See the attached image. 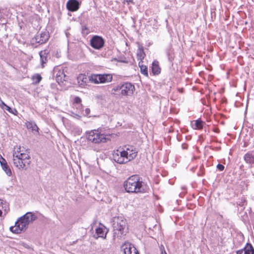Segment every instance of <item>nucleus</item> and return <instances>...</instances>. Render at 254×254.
I'll use <instances>...</instances> for the list:
<instances>
[{
  "label": "nucleus",
  "instance_id": "1",
  "mask_svg": "<svg viewBox=\"0 0 254 254\" xmlns=\"http://www.w3.org/2000/svg\"><path fill=\"white\" fill-rule=\"evenodd\" d=\"M123 187L126 192L131 193H145L149 189L147 184L138 175H133L129 177L124 182Z\"/></svg>",
  "mask_w": 254,
  "mask_h": 254
},
{
  "label": "nucleus",
  "instance_id": "2",
  "mask_svg": "<svg viewBox=\"0 0 254 254\" xmlns=\"http://www.w3.org/2000/svg\"><path fill=\"white\" fill-rule=\"evenodd\" d=\"M137 150L132 145L125 146L124 150L119 149L114 151L113 155V160L119 164H125L134 159L137 156Z\"/></svg>",
  "mask_w": 254,
  "mask_h": 254
},
{
  "label": "nucleus",
  "instance_id": "3",
  "mask_svg": "<svg viewBox=\"0 0 254 254\" xmlns=\"http://www.w3.org/2000/svg\"><path fill=\"white\" fill-rule=\"evenodd\" d=\"M112 226L113 228V240L116 239L121 240L128 232L127 220L122 216L114 217L112 218Z\"/></svg>",
  "mask_w": 254,
  "mask_h": 254
},
{
  "label": "nucleus",
  "instance_id": "4",
  "mask_svg": "<svg viewBox=\"0 0 254 254\" xmlns=\"http://www.w3.org/2000/svg\"><path fill=\"white\" fill-rule=\"evenodd\" d=\"M29 152L28 150L25 152L16 154L15 151L13 153V163L14 165L19 169L26 170L31 163Z\"/></svg>",
  "mask_w": 254,
  "mask_h": 254
},
{
  "label": "nucleus",
  "instance_id": "5",
  "mask_svg": "<svg viewBox=\"0 0 254 254\" xmlns=\"http://www.w3.org/2000/svg\"><path fill=\"white\" fill-rule=\"evenodd\" d=\"M134 85L129 82H124L114 87L111 91L112 95H121L123 96H131L135 91Z\"/></svg>",
  "mask_w": 254,
  "mask_h": 254
},
{
  "label": "nucleus",
  "instance_id": "6",
  "mask_svg": "<svg viewBox=\"0 0 254 254\" xmlns=\"http://www.w3.org/2000/svg\"><path fill=\"white\" fill-rule=\"evenodd\" d=\"M38 218L33 212H28L19 218L15 222V226H19L20 233L25 232L30 223H32Z\"/></svg>",
  "mask_w": 254,
  "mask_h": 254
},
{
  "label": "nucleus",
  "instance_id": "7",
  "mask_svg": "<svg viewBox=\"0 0 254 254\" xmlns=\"http://www.w3.org/2000/svg\"><path fill=\"white\" fill-rule=\"evenodd\" d=\"M86 138L88 141L95 144L106 142L108 140V138L106 137L105 134L95 129L86 132Z\"/></svg>",
  "mask_w": 254,
  "mask_h": 254
},
{
  "label": "nucleus",
  "instance_id": "8",
  "mask_svg": "<svg viewBox=\"0 0 254 254\" xmlns=\"http://www.w3.org/2000/svg\"><path fill=\"white\" fill-rule=\"evenodd\" d=\"M90 45L95 50H101L105 45V40L101 36L94 35L90 40Z\"/></svg>",
  "mask_w": 254,
  "mask_h": 254
},
{
  "label": "nucleus",
  "instance_id": "9",
  "mask_svg": "<svg viewBox=\"0 0 254 254\" xmlns=\"http://www.w3.org/2000/svg\"><path fill=\"white\" fill-rule=\"evenodd\" d=\"M121 254H139L134 245L128 242H125L121 247Z\"/></svg>",
  "mask_w": 254,
  "mask_h": 254
},
{
  "label": "nucleus",
  "instance_id": "10",
  "mask_svg": "<svg viewBox=\"0 0 254 254\" xmlns=\"http://www.w3.org/2000/svg\"><path fill=\"white\" fill-rule=\"evenodd\" d=\"M50 35L49 32L45 30L40 33L38 32L35 36L32 39V40L39 44H43L46 43L49 39Z\"/></svg>",
  "mask_w": 254,
  "mask_h": 254
},
{
  "label": "nucleus",
  "instance_id": "11",
  "mask_svg": "<svg viewBox=\"0 0 254 254\" xmlns=\"http://www.w3.org/2000/svg\"><path fill=\"white\" fill-rule=\"evenodd\" d=\"M50 49L49 47L47 48L44 50H42L39 52V56L40 57V62L42 67L45 66V64L48 62V60L50 58Z\"/></svg>",
  "mask_w": 254,
  "mask_h": 254
},
{
  "label": "nucleus",
  "instance_id": "12",
  "mask_svg": "<svg viewBox=\"0 0 254 254\" xmlns=\"http://www.w3.org/2000/svg\"><path fill=\"white\" fill-rule=\"evenodd\" d=\"M81 5V2L78 0H68L66 2L67 9L71 12L78 10Z\"/></svg>",
  "mask_w": 254,
  "mask_h": 254
},
{
  "label": "nucleus",
  "instance_id": "13",
  "mask_svg": "<svg viewBox=\"0 0 254 254\" xmlns=\"http://www.w3.org/2000/svg\"><path fill=\"white\" fill-rule=\"evenodd\" d=\"M245 162L249 166V168L254 167V151H249L243 157Z\"/></svg>",
  "mask_w": 254,
  "mask_h": 254
},
{
  "label": "nucleus",
  "instance_id": "14",
  "mask_svg": "<svg viewBox=\"0 0 254 254\" xmlns=\"http://www.w3.org/2000/svg\"><path fill=\"white\" fill-rule=\"evenodd\" d=\"M88 79L89 76L85 73L79 74L76 79L78 86L81 88L85 87L89 82Z\"/></svg>",
  "mask_w": 254,
  "mask_h": 254
},
{
  "label": "nucleus",
  "instance_id": "15",
  "mask_svg": "<svg viewBox=\"0 0 254 254\" xmlns=\"http://www.w3.org/2000/svg\"><path fill=\"white\" fill-rule=\"evenodd\" d=\"M237 254H254V247L251 244L248 243L243 249L237 252Z\"/></svg>",
  "mask_w": 254,
  "mask_h": 254
},
{
  "label": "nucleus",
  "instance_id": "16",
  "mask_svg": "<svg viewBox=\"0 0 254 254\" xmlns=\"http://www.w3.org/2000/svg\"><path fill=\"white\" fill-rule=\"evenodd\" d=\"M166 54L168 58V60L172 66L173 65V61L175 58V55L174 49L169 46L166 50Z\"/></svg>",
  "mask_w": 254,
  "mask_h": 254
},
{
  "label": "nucleus",
  "instance_id": "17",
  "mask_svg": "<svg viewBox=\"0 0 254 254\" xmlns=\"http://www.w3.org/2000/svg\"><path fill=\"white\" fill-rule=\"evenodd\" d=\"M98 79L99 83H104L111 82L113 79V76L111 74H98Z\"/></svg>",
  "mask_w": 254,
  "mask_h": 254
},
{
  "label": "nucleus",
  "instance_id": "18",
  "mask_svg": "<svg viewBox=\"0 0 254 254\" xmlns=\"http://www.w3.org/2000/svg\"><path fill=\"white\" fill-rule=\"evenodd\" d=\"M151 70L153 75H158L161 72V68L159 65V62L154 61L152 64Z\"/></svg>",
  "mask_w": 254,
  "mask_h": 254
},
{
  "label": "nucleus",
  "instance_id": "19",
  "mask_svg": "<svg viewBox=\"0 0 254 254\" xmlns=\"http://www.w3.org/2000/svg\"><path fill=\"white\" fill-rule=\"evenodd\" d=\"M103 227H98L95 230V232L97 235L98 236L97 238L98 237H101L103 239H105L106 237V235L108 233V230H107V231L105 232V229L106 228L104 227V226H103Z\"/></svg>",
  "mask_w": 254,
  "mask_h": 254
},
{
  "label": "nucleus",
  "instance_id": "20",
  "mask_svg": "<svg viewBox=\"0 0 254 254\" xmlns=\"http://www.w3.org/2000/svg\"><path fill=\"white\" fill-rule=\"evenodd\" d=\"M205 123L202 121L201 119H198L194 121V123H191V125L193 129L200 130L203 128L204 125Z\"/></svg>",
  "mask_w": 254,
  "mask_h": 254
},
{
  "label": "nucleus",
  "instance_id": "21",
  "mask_svg": "<svg viewBox=\"0 0 254 254\" xmlns=\"http://www.w3.org/2000/svg\"><path fill=\"white\" fill-rule=\"evenodd\" d=\"M146 55L144 51V48L142 46H139L137 50V58L140 61H142L144 59Z\"/></svg>",
  "mask_w": 254,
  "mask_h": 254
},
{
  "label": "nucleus",
  "instance_id": "22",
  "mask_svg": "<svg viewBox=\"0 0 254 254\" xmlns=\"http://www.w3.org/2000/svg\"><path fill=\"white\" fill-rule=\"evenodd\" d=\"M26 126L28 129H30L32 131H36L39 133V128L35 122H27L26 123Z\"/></svg>",
  "mask_w": 254,
  "mask_h": 254
},
{
  "label": "nucleus",
  "instance_id": "23",
  "mask_svg": "<svg viewBox=\"0 0 254 254\" xmlns=\"http://www.w3.org/2000/svg\"><path fill=\"white\" fill-rule=\"evenodd\" d=\"M143 61H139L138 66L140 67V72L146 77H148V68L147 66L142 64Z\"/></svg>",
  "mask_w": 254,
  "mask_h": 254
},
{
  "label": "nucleus",
  "instance_id": "24",
  "mask_svg": "<svg viewBox=\"0 0 254 254\" xmlns=\"http://www.w3.org/2000/svg\"><path fill=\"white\" fill-rule=\"evenodd\" d=\"M0 165L2 170L5 172L7 176H11L12 175L11 170L6 161L2 163Z\"/></svg>",
  "mask_w": 254,
  "mask_h": 254
},
{
  "label": "nucleus",
  "instance_id": "25",
  "mask_svg": "<svg viewBox=\"0 0 254 254\" xmlns=\"http://www.w3.org/2000/svg\"><path fill=\"white\" fill-rule=\"evenodd\" d=\"M247 200L246 198L244 196L239 198L236 202L237 206L243 207V209H245V206L247 205Z\"/></svg>",
  "mask_w": 254,
  "mask_h": 254
},
{
  "label": "nucleus",
  "instance_id": "26",
  "mask_svg": "<svg viewBox=\"0 0 254 254\" xmlns=\"http://www.w3.org/2000/svg\"><path fill=\"white\" fill-rule=\"evenodd\" d=\"M240 214H241V218L242 221L245 224H248L250 225V222L247 213L246 212H243L242 211H241L240 212Z\"/></svg>",
  "mask_w": 254,
  "mask_h": 254
},
{
  "label": "nucleus",
  "instance_id": "27",
  "mask_svg": "<svg viewBox=\"0 0 254 254\" xmlns=\"http://www.w3.org/2000/svg\"><path fill=\"white\" fill-rule=\"evenodd\" d=\"M68 77L67 75L65 74V73L62 74L60 76L57 77L56 81L59 83V84L61 85L63 83L64 81H65L68 79Z\"/></svg>",
  "mask_w": 254,
  "mask_h": 254
},
{
  "label": "nucleus",
  "instance_id": "28",
  "mask_svg": "<svg viewBox=\"0 0 254 254\" xmlns=\"http://www.w3.org/2000/svg\"><path fill=\"white\" fill-rule=\"evenodd\" d=\"M98 74H92L90 76H89L88 81L91 83H94L95 84L99 83V80L98 79Z\"/></svg>",
  "mask_w": 254,
  "mask_h": 254
},
{
  "label": "nucleus",
  "instance_id": "29",
  "mask_svg": "<svg viewBox=\"0 0 254 254\" xmlns=\"http://www.w3.org/2000/svg\"><path fill=\"white\" fill-rule=\"evenodd\" d=\"M42 76L39 74H36L34 75L32 77V79L34 82V83L37 84L40 83V82L42 80Z\"/></svg>",
  "mask_w": 254,
  "mask_h": 254
},
{
  "label": "nucleus",
  "instance_id": "30",
  "mask_svg": "<svg viewBox=\"0 0 254 254\" xmlns=\"http://www.w3.org/2000/svg\"><path fill=\"white\" fill-rule=\"evenodd\" d=\"M0 207L4 211V215L7 213V209H9L7 203L4 201V202L0 199Z\"/></svg>",
  "mask_w": 254,
  "mask_h": 254
},
{
  "label": "nucleus",
  "instance_id": "31",
  "mask_svg": "<svg viewBox=\"0 0 254 254\" xmlns=\"http://www.w3.org/2000/svg\"><path fill=\"white\" fill-rule=\"evenodd\" d=\"M64 73L63 69H59L58 68L54 69L53 70V75L55 76L56 79H57V77L60 76L62 74Z\"/></svg>",
  "mask_w": 254,
  "mask_h": 254
},
{
  "label": "nucleus",
  "instance_id": "32",
  "mask_svg": "<svg viewBox=\"0 0 254 254\" xmlns=\"http://www.w3.org/2000/svg\"><path fill=\"white\" fill-rule=\"evenodd\" d=\"M20 228L19 226H12L10 227L9 230L13 233L16 234H20V231H19Z\"/></svg>",
  "mask_w": 254,
  "mask_h": 254
},
{
  "label": "nucleus",
  "instance_id": "33",
  "mask_svg": "<svg viewBox=\"0 0 254 254\" xmlns=\"http://www.w3.org/2000/svg\"><path fill=\"white\" fill-rule=\"evenodd\" d=\"M5 110L7 111L9 113L12 114L14 115H17L18 114V112L15 108H11L8 106H7L5 108Z\"/></svg>",
  "mask_w": 254,
  "mask_h": 254
},
{
  "label": "nucleus",
  "instance_id": "34",
  "mask_svg": "<svg viewBox=\"0 0 254 254\" xmlns=\"http://www.w3.org/2000/svg\"><path fill=\"white\" fill-rule=\"evenodd\" d=\"M82 33L83 35H87L89 33V30L86 25H83L81 26Z\"/></svg>",
  "mask_w": 254,
  "mask_h": 254
},
{
  "label": "nucleus",
  "instance_id": "35",
  "mask_svg": "<svg viewBox=\"0 0 254 254\" xmlns=\"http://www.w3.org/2000/svg\"><path fill=\"white\" fill-rule=\"evenodd\" d=\"M80 107H81V109L82 110L83 115L84 116L90 117L89 114L90 113V109L89 108H87L84 111L83 110V106L82 105H80Z\"/></svg>",
  "mask_w": 254,
  "mask_h": 254
},
{
  "label": "nucleus",
  "instance_id": "36",
  "mask_svg": "<svg viewBox=\"0 0 254 254\" xmlns=\"http://www.w3.org/2000/svg\"><path fill=\"white\" fill-rule=\"evenodd\" d=\"M217 169L220 171H222L224 170L225 167L223 165L221 164H218L216 166Z\"/></svg>",
  "mask_w": 254,
  "mask_h": 254
},
{
  "label": "nucleus",
  "instance_id": "37",
  "mask_svg": "<svg viewBox=\"0 0 254 254\" xmlns=\"http://www.w3.org/2000/svg\"><path fill=\"white\" fill-rule=\"evenodd\" d=\"M74 102L77 104H80L81 102V99L79 97H75L74 99Z\"/></svg>",
  "mask_w": 254,
  "mask_h": 254
},
{
  "label": "nucleus",
  "instance_id": "38",
  "mask_svg": "<svg viewBox=\"0 0 254 254\" xmlns=\"http://www.w3.org/2000/svg\"><path fill=\"white\" fill-rule=\"evenodd\" d=\"M24 151V147H21V146H19L17 149V151H15L16 152V154H20V153H23Z\"/></svg>",
  "mask_w": 254,
  "mask_h": 254
},
{
  "label": "nucleus",
  "instance_id": "39",
  "mask_svg": "<svg viewBox=\"0 0 254 254\" xmlns=\"http://www.w3.org/2000/svg\"><path fill=\"white\" fill-rule=\"evenodd\" d=\"M250 218H251V221L250 224L251 223L252 224V225H253V228L254 229V213L251 214Z\"/></svg>",
  "mask_w": 254,
  "mask_h": 254
},
{
  "label": "nucleus",
  "instance_id": "40",
  "mask_svg": "<svg viewBox=\"0 0 254 254\" xmlns=\"http://www.w3.org/2000/svg\"><path fill=\"white\" fill-rule=\"evenodd\" d=\"M182 147L183 149H187L188 148V144L186 143H183Z\"/></svg>",
  "mask_w": 254,
  "mask_h": 254
},
{
  "label": "nucleus",
  "instance_id": "41",
  "mask_svg": "<svg viewBox=\"0 0 254 254\" xmlns=\"http://www.w3.org/2000/svg\"><path fill=\"white\" fill-rule=\"evenodd\" d=\"M6 161L5 159L0 154V164H1Z\"/></svg>",
  "mask_w": 254,
  "mask_h": 254
},
{
  "label": "nucleus",
  "instance_id": "42",
  "mask_svg": "<svg viewBox=\"0 0 254 254\" xmlns=\"http://www.w3.org/2000/svg\"><path fill=\"white\" fill-rule=\"evenodd\" d=\"M160 249H161V254H167V253L166 252L165 249H164V247L163 246H162V247H161Z\"/></svg>",
  "mask_w": 254,
  "mask_h": 254
},
{
  "label": "nucleus",
  "instance_id": "43",
  "mask_svg": "<svg viewBox=\"0 0 254 254\" xmlns=\"http://www.w3.org/2000/svg\"><path fill=\"white\" fill-rule=\"evenodd\" d=\"M56 57L57 58H59L61 57V52H59L58 51L56 52V54H55Z\"/></svg>",
  "mask_w": 254,
  "mask_h": 254
},
{
  "label": "nucleus",
  "instance_id": "44",
  "mask_svg": "<svg viewBox=\"0 0 254 254\" xmlns=\"http://www.w3.org/2000/svg\"><path fill=\"white\" fill-rule=\"evenodd\" d=\"M124 2H127L128 4L130 3H133V0H124Z\"/></svg>",
  "mask_w": 254,
  "mask_h": 254
},
{
  "label": "nucleus",
  "instance_id": "45",
  "mask_svg": "<svg viewBox=\"0 0 254 254\" xmlns=\"http://www.w3.org/2000/svg\"><path fill=\"white\" fill-rule=\"evenodd\" d=\"M56 84L55 83H52L51 84V87L52 88H55L56 87Z\"/></svg>",
  "mask_w": 254,
  "mask_h": 254
},
{
  "label": "nucleus",
  "instance_id": "46",
  "mask_svg": "<svg viewBox=\"0 0 254 254\" xmlns=\"http://www.w3.org/2000/svg\"><path fill=\"white\" fill-rule=\"evenodd\" d=\"M191 138V136H190V135H189V136H186V139H187V140H190Z\"/></svg>",
  "mask_w": 254,
  "mask_h": 254
},
{
  "label": "nucleus",
  "instance_id": "47",
  "mask_svg": "<svg viewBox=\"0 0 254 254\" xmlns=\"http://www.w3.org/2000/svg\"><path fill=\"white\" fill-rule=\"evenodd\" d=\"M214 131L216 132L219 133V129L218 128H215Z\"/></svg>",
  "mask_w": 254,
  "mask_h": 254
},
{
  "label": "nucleus",
  "instance_id": "48",
  "mask_svg": "<svg viewBox=\"0 0 254 254\" xmlns=\"http://www.w3.org/2000/svg\"><path fill=\"white\" fill-rule=\"evenodd\" d=\"M2 211H1V210L0 209V216L2 214Z\"/></svg>",
  "mask_w": 254,
  "mask_h": 254
},
{
  "label": "nucleus",
  "instance_id": "49",
  "mask_svg": "<svg viewBox=\"0 0 254 254\" xmlns=\"http://www.w3.org/2000/svg\"><path fill=\"white\" fill-rule=\"evenodd\" d=\"M75 115H76V116H77L78 117H79V118H80V116H79V115H77V114H75Z\"/></svg>",
  "mask_w": 254,
  "mask_h": 254
},
{
  "label": "nucleus",
  "instance_id": "50",
  "mask_svg": "<svg viewBox=\"0 0 254 254\" xmlns=\"http://www.w3.org/2000/svg\"><path fill=\"white\" fill-rule=\"evenodd\" d=\"M0 209L1 210V211L3 210V209H1V207H0Z\"/></svg>",
  "mask_w": 254,
  "mask_h": 254
}]
</instances>
